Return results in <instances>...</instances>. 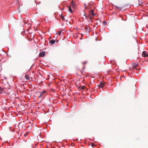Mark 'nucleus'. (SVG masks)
<instances>
[{
  "mask_svg": "<svg viewBox=\"0 0 148 148\" xmlns=\"http://www.w3.org/2000/svg\"><path fill=\"white\" fill-rule=\"evenodd\" d=\"M89 15H88V19L90 20H91L92 18H93L91 16H93L95 15V13H94V10H92L89 11Z\"/></svg>",
  "mask_w": 148,
  "mask_h": 148,
  "instance_id": "f257e3e1",
  "label": "nucleus"
},
{
  "mask_svg": "<svg viewBox=\"0 0 148 148\" xmlns=\"http://www.w3.org/2000/svg\"><path fill=\"white\" fill-rule=\"evenodd\" d=\"M142 56L144 57H146L148 56V53L145 51H143L142 53Z\"/></svg>",
  "mask_w": 148,
  "mask_h": 148,
  "instance_id": "f03ea898",
  "label": "nucleus"
},
{
  "mask_svg": "<svg viewBox=\"0 0 148 148\" xmlns=\"http://www.w3.org/2000/svg\"><path fill=\"white\" fill-rule=\"evenodd\" d=\"M76 4L73 3V1L71 3V6L72 7L73 9H75L76 8Z\"/></svg>",
  "mask_w": 148,
  "mask_h": 148,
  "instance_id": "7ed1b4c3",
  "label": "nucleus"
},
{
  "mask_svg": "<svg viewBox=\"0 0 148 148\" xmlns=\"http://www.w3.org/2000/svg\"><path fill=\"white\" fill-rule=\"evenodd\" d=\"M105 85V83L101 82L98 86L100 88H102Z\"/></svg>",
  "mask_w": 148,
  "mask_h": 148,
  "instance_id": "20e7f679",
  "label": "nucleus"
},
{
  "mask_svg": "<svg viewBox=\"0 0 148 148\" xmlns=\"http://www.w3.org/2000/svg\"><path fill=\"white\" fill-rule=\"evenodd\" d=\"M45 52H42L40 53L39 56L40 57H43L45 56Z\"/></svg>",
  "mask_w": 148,
  "mask_h": 148,
  "instance_id": "39448f33",
  "label": "nucleus"
},
{
  "mask_svg": "<svg viewBox=\"0 0 148 148\" xmlns=\"http://www.w3.org/2000/svg\"><path fill=\"white\" fill-rule=\"evenodd\" d=\"M3 92H4V88L0 86V94H2Z\"/></svg>",
  "mask_w": 148,
  "mask_h": 148,
  "instance_id": "423d86ee",
  "label": "nucleus"
},
{
  "mask_svg": "<svg viewBox=\"0 0 148 148\" xmlns=\"http://www.w3.org/2000/svg\"><path fill=\"white\" fill-rule=\"evenodd\" d=\"M56 41L55 40L52 39L50 41V43L51 44H53Z\"/></svg>",
  "mask_w": 148,
  "mask_h": 148,
  "instance_id": "0eeeda50",
  "label": "nucleus"
},
{
  "mask_svg": "<svg viewBox=\"0 0 148 148\" xmlns=\"http://www.w3.org/2000/svg\"><path fill=\"white\" fill-rule=\"evenodd\" d=\"M46 92V91H45V90H44L41 93V94H40V95L39 96V98H40L44 94L45 92Z\"/></svg>",
  "mask_w": 148,
  "mask_h": 148,
  "instance_id": "6e6552de",
  "label": "nucleus"
},
{
  "mask_svg": "<svg viewBox=\"0 0 148 148\" xmlns=\"http://www.w3.org/2000/svg\"><path fill=\"white\" fill-rule=\"evenodd\" d=\"M68 9H69V11L71 13H72V12L73 11H72V10L71 9V6H69V7H68Z\"/></svg>",
  "mask_w": 148,
  "mask_h": 148,
  "instance_id": "1a4fd4ad",
  "label": "nucleus"
},
{
  "mask_svg": "<svg viewBox=\"0 0 148 148\" xmlns=\"http://www.w3.org/2000/svg\"><path fill=\"white\" fill-rule=\"evenodd\" d=\"M62 32V31L61 30H59V31L58 32H57L58 34L60 36L61 33Z\"/></svg>",
  "mask_w": 148,
  "mask_h": 148,
  "instance_id": "9d476101",
  "label": "nucleus"
},
{
  "mask_svg": "<svg viewBox=\"0 0 148 148\" xmlns=\"http://www.w3.org/2000/svg\"><path fill=\"white\" fill-rule=\"evenodd\" d=\"M29 76L28 75H26L25 76V78L26 79L29 80Z\"/></svg>",
  "mask_w": 148,
  "mask_h": 148,
  "instance_id": "9b49d317",
  "label": "nucleus"
},
{
  "mask_svg": "<svg viewBox=\"0 0 148 148\" xmlns=\"http://www.w3.org/2000/svg\"><path fill=\"white\" fill-rule=\"evenodd\" d=\"M60 17L62 18V19L63 21H64L65 20V18H64V17L63 16L62 14H61V15L60 16Z\"/></svg>",
  "mask_w": 148,
  "mask_h": 148,
  "instance_id": "f8f14e48",
  "label": "nucleus"
},
{
  "mask_svg": "<svg viewBox=\"0 0 148 148\" xmlns=\"http://www.w3.org/2000/svg\"><path fill=\"white\" fill-rule=\"evenodd\" d=\"M84 16H85L86 18H88V16H86V14H84Z\"/></svg>",
  "mask_w": 148,
  "mask_h": 148,
  "instance_id": "ddd939ff",
  "label": "nucleus"
},
{
  "mask_svg": "<svg viewBox=\"0 0 148 148\" xmlns=\"http://www.w3.org/2000/svg\"><path fill=\"white\" fill-rule=\"evenodd\" d=\"M84 87L83 86L82 87V89H84Z\"/></svg>",
  "mask_w": 148,
  "mask_h": 148,
  "instance_id": "4468645a",
  "label": "nucleus"
},
{
  "mask_svg": "<svg viewBox=\"0 0 148 148\" xmlns=\"http://www.w3.org/2000/svg\"><path fill=\"white\" fill-rule=\"evenodd\" d=\"M28 133H27L26 134H25V135H24V136H27V134H28Z\"/></svg>",
  "mask_w": 148,
  "mask_h": 148,
  "instance_id": "2eb2a0df",
  "label": "nucleus"
},
{
  "mask_svg": "<svg viewBox=\"0 0 148 148\" xmlns=\"http://www.w3.org/2000/svg\"><path fill=\"white\" fill-rule=\"evenodd\" d=\"M60 10H63V9H62L60 8Z\"/></svg>",
  "mask_w": 148,
  "mask_h": 148,
  "instance_id": "dca6fc26",
  "label": "nucleus"
},
{
  "mask_svg": "<svg viewBox=\"0 0 148 148\" xmlns=\"http://www.w3.org/2000/svg\"><path fill=\"white\" fill-rule=\"evenodd\" d=\"M85 63V62H84V63H83V64H84Z\"/></svg>",
  "mask_w": 148,
  "mask_h": 148,
  "instance_id": "f3484780",
  "label": "nucleus"
},
{
  "mask_svg": "<svg viewBox=\"0 0 148 148\" xmlns=\"http://www.w3.org/2000/svg\"><path fill=\"white\" fill-rule=\"evenodd\" d=\"M84 5H85V6H86V5L85 4Z\"/></svg>",
  "mask_w": 148,
  "mask_h": 148,
  "instance_id": "a211bd4d",
  "label": "nucleus"
},
{
  "mask_svg": "<svg viewBox=\"0 0 148 148\" xmlns=\"http://www.w3.org/2000/svg\"><path fill=\"white\" fill-rule=\"evenodd\" d=\"M0 139L1 140V137H0Z\"/></svg>",
  "mask_w": 148,
  "mask_h": 148,
  "instance_id": "6ab92c4d",
  "label": "nucleus"
}]
</instances>
